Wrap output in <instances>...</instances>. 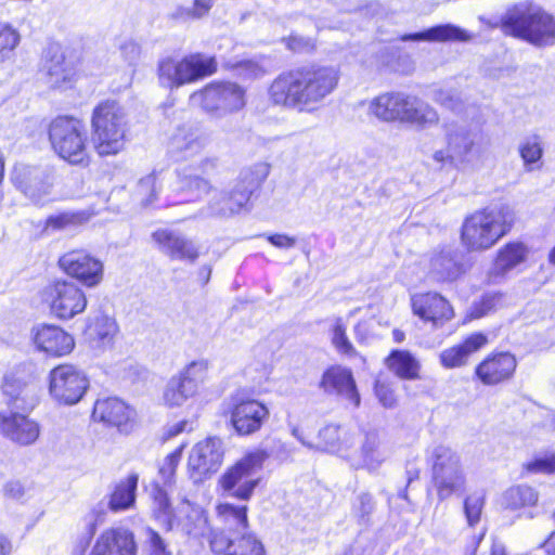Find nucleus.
Segmentation results:
<instances>
[{
    "instance_id": "c03bdc74",
    "label": "nucleus",
    "mask_w": 555,
    "mask_h": 555,
    "mask_svg": "<svg viewBox=\"0 0 555 555\" xmlns=\"http://www.w3.org/2000/svg\"><path fill=\"white\" fill-rule=\"evenodd\" d=\"M485 503L486 494L483 491H474L464 499L463 508L469 526L474 527L480 521Z\"/></svg>"
},
{
    "instance_id": "f704fd0d",
    "label": "nucleus",
    "mask_w": 555,
    "mask_h": 555,
    "mask_svg": "<svg viewBox=\"0 0 555 555\" xmlns=\"http://www.w3.org/2000/svg\"><path fill=\"white\" fill-rule=\"evenodd\" d=\"M539 502V492L530 485H514L503 494V508L518 516L525 514Z\"/></svg>"
},
{
    "instance_id": "cd10ccee",
    "label": "nucleus",
    "mask_w": 555,
    "mask_h": 555,
    "mask_svg": "<svg viewBox=\"0 0 555 555\" xmlns=\"http://www.w3.org/2000/svg\"><path fill=\"white\" fill-rule=\"evenodd\" d=\"M151 237L157 247L171 260L195 262L201 253L192 240L178 235L169 229H157Z\"/></svg>"
},
{
    "instance_id": "a878e982",
    "label": "nucleus",
    "mask_w": 555,
    "mask_h": 555,
    "mask_svg": "<svg viewBox=\"0 0 555 555\" xmlns=\"http://www.w3.org/2000/svg\"><path fill=\"white\" fill-rule=\"evenodd\" d=\"M319 387L326 393L343 396L356 409L361 404V396L349 367L340 364L328 365L321 375Z\"/></svg>"
},
{
    "instance_id": "6e6552de",
    "label": "nucleus",
    "mask_w": 555,
    "mask_h": 555,
    "mask_svg": "<svg viewBox=\"0 0 555 555\" xmlns=\"http://www.w3.org/2000/svg\"><path fill=\"white\" fill-rule=\"evenodd\" d=\"M218 68V60L215 55L191 52L181 57L162 59L157 65V78L163 86L172 90L211 77Z\"/></svg>"
},
{
    "instance_id": "4d7b16f0",
    "label": "nucleus",
    "mask_w": 555,
    "mask_h": 555,
    "mask_svg": "<svg viewBox=\"0 0 555 555\" xmlns=\"http://www.w3.org/2000/svg\"><path fill=\"white\" fill-rule=\"evenodd\" d=\"M374 507L373 499L369 493H362L359 496V513L362 517L369 516Z\"/></svg>"
},
{
    "instance_id": "393cba45",
    "label": "nucleus",
    "mask_w": 555,
    "mask_h": 555,
    "mask_svg": "<svg viewBox=\"0 0 555 555\" xmlns=\"http://www.w3.org/2000/svg\"><path fill=\"white\" fill-rule=\"evenodd\" d=\"M207 540L215 555H267L262 542L254 533L232 539L224 529H210Z\"/></svg>"
},
{
    "instance_id": "052dcab7",
    "label": "nucleus",
    "mask_w": 555,
    "mask_h": 555,
    "mask_svg": "<svg viewBox=\"0 0 555 555\" xmlns=\"http://www.w3.org/2000/svg\"><path fill=\"white\" fill-rule=\"evenodd\" d=\"M553 519L555 520V511L553 512ZM541 547L546 555H555V530L546 537Z\"/></svg>"
},
{
    "instance_id": "4c0bfd02",
    "label": "nucleus",
    "mask_w": 555,
    "mask_h": 555,
    "mask_svg": "<svg viewBox=\"0 0 555 555\" xmlns=\"http://www.w3.org/2000/svg\"><path fill=\"white\" fill-rule=\"evenodd\" d=\"M344 434L339 424H326L309 442V446L325 452H337L341 449Z\"/></svg>"
},
{
    "instance_id": "412c9836",
    "label": "nucleus",
    "mask_w": 555,
    "mask_h": 555,
    "mask_svg": "<svg viewBox=\"0 0 555 555\" xmlns=\"http://www.w3.org/2000/svg\"><path fill=\"white\" fill-rule=\"evenodd\" d=\"M224 451L222 441L217 437H208L198 441L189 454L186 469L194 482H203L210 478L222 465Z\"/></svg>"
},
{
    "instance_id": "6e6d98bb",
    "label": "nucleus",
    "mask_w": 555,
    "mask_h": 555,
    "mask_svg": "<svg viewBox=\"0 0 555 555\" xmlns=\"http://www.w3.org/2000/svg\"><path fill=\"white\" fill-rule=\"evenodd\" d=\"M212 5L214 0H194L191 14L196 18H201L209 13Z\"/></svg>"
},
{
    "instance_id": "2f4dec72",
    "label": "nucleus",
    "mask_w": 555,
    "mask_h": 555,
    "mask_svg": "<svg viewBox=\"0 0 555 555\" xmlns=\"http://www.w3.org/2000/svg\"><path fill=\"white\" fill-rule=\"evenodd\" d=\"M472 39V34L453 24H440L423 31L404 34L400 37L401 41L429 42H467Z\"/></svg>"
},
{
    "instance_id": "338daca9",
    "label": "nucleus",
    "mask_w": 555,
    "mask_h": 555,
    "mask_svg": "<svg viewBox=\"0 0 555 555\" xmlns=\"http://www.w3.org/2000/svg\"><path fill=\"white\" fill-rule=\"evenodd\" d=\"M392 339L397 344H401L405 339V333L400 328L392 330Z\"/></svg>"
},
{
    "instance_id": "de8ad7c7",
    "label": "nucleus",
    "mask_w": 555,
    "mask_h": 555,
    "mask_svg": "<svg viewBox=\"0 0 555 555\" xmlns=\"http://www.w3.org/2000/svg\"><path fill=\"white\" fill-rule=\"evenodd\" d=\"M522 469L529 474H555V453L544 456H535L522 465Z\"/></svg>"
},
{
    "instance_id": "7c9ffc66",
    "label": "nucleus",
    "mask_w": 555,
    "mask_h": 555,
    "mask_svg": "<svg viewBox=\"0 0 555 555\" xmlns=\"http://www.w3.org/2000/svg\"><path fill=\"white\" fill-rule=\"evenodd\" d=\"M383 362L399 379L420 380L423 377L421 361L408 349H391Z\"/></svg>"
},
{
    "instance_id": "f3484780",
    "label": "nucleus",
    "mask_w": 555,
    "mask_h": 555,
    "mask_svg": "<svg viewBox=\"0 0 555 555\" xmlns=\"http://www.w3.org/2000/svg\"><path fill=\"white\" fill-rule=\"evenodd\" d=\"M207 378L208 361H192L168 380L163 393L165 405L169 408L181 405L197 395L199 387Z\"/></svg>"
},
{
    "instance_id": "3c124183",
    "label": "nucleus",
    "mask_w": 555,
    "mask_h": 555,
    "mask_svg": "<svg viewBox=\"0 0 555 555\" xmlns=\"http://www.w3.org/2000/svg\"><path fill=\"white\" fill-rule=\"evenodd\" d=\"M286 49L293 53L313 51L315 43L311 38H305L297 34H291L283 39Z\"/></svg>"
},
{
    "instance_id": "58836bf2",
    "label": "nucleus",
    "mask_w": 555,
    "mask_h": 555,
    "mask_svg": "<svg viewBox=\"0 0 555 555\" xmlns=\"http://www.w3.org/2000/svg\"><path fill=\"white\" fill-rule=\"evenodd\" d=\"M331 343L336 349V351L341 354L349 358H354L359 353L357 349L354 348L353 344L348 337L347 331V322L338 317L334 320L332 326H331Z\"/></svg>"
},
{
    "instance_id": "423d86ee",
    "label": "nucleus",
    "mask_w": 555,
    "mask_h": 555,
    "mask_svg": "<svg viewBox=\"0 0 555 555\" xmlns=\"http://www.w3.org/2000/svg\"><path fill=\"white\" fill-rule=\"evenodd\" d=\"M370 113L386 122H401L425 127L439 120L437 112L428 104L400 91L376 95L369 106Z\"/></svg>"
},
{
    "instance_id": "13d9d810",
    "label": "nucleus",
    "mask_w": 555,
    "mask_h": 555,
    "mask_svg": "<svg viewBox=\"0 0 555 555\" xmlns=\"http://www.w3.org/2000/svg\"><path fill=\"white\" fill-rule=\"evenodd\" d=\"M434 159L436 162L440 163L441 165H446V164L455 165L456 164L453 153L449 152L448 149H447V151L440 150V151L435 152Z\"/></svg>"
},
{
    "instance_id": "4468645a",
    "label": "nucleus",
    "mask_w": 555,
    "mask_h": 555,
    "mask_svg": "<svg viewBox=\"0 0 555 555\" xmlns=\"http://www.w3.org/2000/svg\"><path fill=\"white\" fill-rule=\"evenodd\" d=\"M518 366L516 353L507 349H493L475 364L473 378L487 388L504 386L516 378Z\"/></svg>"
},
{
    "instance_id": "2eb2a0df",
    "label": "nucleus",
    "mask_w": 555,
    "mask_h": 555,
    "mask_svg": "<svg viewBox=\"0 0 555 555\" xmlns=\"http://www.w3.org/2000/svg\"><path fill=\"white\" fill-rule=\"evenodd\" d=\"M42 73L48 87L56 91L75 88L80 78L78 56L60 44H50L44 51Z\"/></svg>"
},
{
    "instance_id": "e433bc0d",
    "label": "nucleus",
    "mask_w": 555,
    "mask_h": 555,
    "mask_svg": "<svg viewBox=\"0 0 555 555\" xmlns=\"http://www.w3.org/2000/svg\"><path fill=\"white\" fill-rule=\"evenodd\" d=\"M152 516L160 522L166 531H171L176 521V512L167 491L159 485H154L151 492Z\"/></svg>"
},
{
    "instance_id": "f8f14e48",
    "label": "nucleus",
    "mask_w": 555,
    "mask_h": 555,
    "mask_svg": "<svg viewBox=\"0 0 555 555\" xmlns=\"http://www.w3.org/2000/svg\"><path fill=\"white\" fill-rule=\"evenodd\" d=\"M431 483L440 501L465 488L466 477L460 455L448 446H437L430 457Z\"/></svg>"
},
{
    "instance_id": "49530a36",
    "label": "nucleus",
    "mask_w": 555,
    "mask_h": 555,
    "mask_svg": "<svg viewBox=\"0 0 555 555\" xmlns=\"http://www.w3.org/2000/svg\"><path fill=\"white\" fill-rule=\"evenodd\" d=\"M186 447L188 442L180 443L164 459V463L158 468V474L165 483L173 482L178 465Z\"/></svg>"
},
{
    "instance_id": "09e8293b",
    "label": "nucleus",
    "mask_w": 555,
    "mask_h": 555,
    "mask_svg": "<svg viewBox=\"0 0 555 555\" xmlns=\"http://www.w3.org/2000/svg\"><path fill=\"white\" fill-rule=\"evenodd\" d=\"M229 68L245 79H256L266 74V69L255 60L236 61Z\"/></svg>"
},
{
    "instance_id": "1a4fd4ad",
    "label": "nucleus",
    "mask_w": 555,
    "mask_h": 555,
    "mask_svg": "<svg viewBox=\"0 0 555 555\" xmlns=\"http://www.w3.org/2000/svg\"><path fill=\"white\" fill-rule=\"evenodd\" d=\"M220 414L238 437L259 433L270 420L268 405L244 390L232 393Z\"/></svg>"
},
{
    "instance_id": "603ef678",
    "label": "nucleus",
    "mask_w": 555,
    "mask_h": 555,
    "mask_svg": "<svg viewBox=\"0 0 555 555\" xmlns=\"http://www.w3.org/2000/svg\"><path fill=\"white\" fill-rule=\"evenodd\" d=\"M145 532L147 535L150 555H172L167 543L156 530L146 528Z\"/></svg>"
},
{
    "instance_id": "7ed1b4c3",
    "label": "nucleus",
    "mask_w": 555,
    "mask_h": 555,
    "mask_svg": "<svg viewBox=\"0 0 555 555\" xmlns=\"http://www.w3.org/2000/svg\"><path fill=\"white\" fill-rule=\"evenodd\" d=\"M0 389L9 409V412L0 411V436L18 447L35 444L41 435L40 423L30 416L37 397L15 373L4 376Z\"/></svg>"
},
{
    "instance_id": "864d4df0",
    "label": "nucleus",
    "mask_w": 555,
    "mask_h": 555,
    "mask_svg": "<svg viewBox=\"0 0 555 555\" xmlns=\"http://www.w3.org/2000/svg\"><path fill=\"white\" fill-rule=\"evenodd\" d=\"M140 189L143 191V192H147V191H151V195L149 196L147 198V202H152L154 199L157 198V194L158 192L160 191V185L157 181V177L155 175H150L143 179H141L140 181Z\"/></svg>"
},
{
    "instance_id": "0e129e2a",
    "label": "nucleus",
    "mask_w": 555,
    "mask_h": 555,
    "mask_svg": "<svg viewBox=\"0 0 555 555\" xmlns=\"http://www.w3.org/2000/svg\"><path fill=\"white\" fill-rule=\"evenodd\" d=\"M490 555H508L504 545L493 542L490 548Z\"/></svg>"
},
{
    "instance_id": "ea45409f",
    "label": "nucleus",
    "mask_w": 555,
    "mask_h": 555,
    "mask_svg": "<svg viewBox=\"0 0 555 555\" xmlns=\"http://www.w3.org/2000/svg\"><path fill=\"white\" fill-rule=\"evenodd\" d=\"M216 514L223 525L233 520L241 530L249 528L247 505H234L232 503H219L216 506Z\"/></svg>"
},
{
    "instance_id": "c9c22d12",
    "label": "nucleus",
    "mask_w": 555,
    "mask_h": 555,
    "mask_svg": "<svg viewBox=\"0 0 555 555\" xmlns=\"http://www.w3.org/2000/svg\"><path fill=\"white\" fill-rule=\"evenodd\" d=\"M92 212L89 210H64L48 216L42 224L44 233H55L67 230H76L87 224Z\"/></svg>"
},
{
    "instance_id": "4be33fe9",
    "label": "nucleus",
    "mask_w": 555,
    "mask_h": 555,
    "mask_svg": "<svg viewBox=\"0 0 555 555\" xmlns=\"http://www.w3.org/2000/svg\"><path fill=\"white\" fill-rule=\"evenodd\" d=\"M269 167L257 164L243 170L236 179L235 185L228 192L224 202L233 212H238L251 204L267 180Z\"/></svg>"
},
{
    "instance_id": "8fccbe9b",
    "label": "nucleus",
    "mask_w": 555,
    "mask_h": 555,
    "mask_svg": "<svg viewBox=\"0 0 555 555\" xmlns=\"http://www.w3.org/2000/svg\"><path fill=\"white\" fill-rule=\"evenodd\" d=\"M519 153L524 163L530 165L541 159L543 151L537 139H528L520 145Z\"/></svg>"
},
{
    "instance_id": "473e14b6",
    "label": "nucleus",
    "mask_w": 555,
    "mask_h": 555,
    "mask_svg": "<svg viewBox=\"0 0 555 555\" xmlns=\"http://www.w3.org/2000/svg\"><path fill=\"white\" fill-rule=\"evenodd\" d=\"M447 147L452 152L456 164H468L473 159L482 158L483 149L478 144L470 131L455 130L447 134Z\"/></svg>"
},
{
    "instance_id": "0eeeda50",
    "label": "nucleus",
    "mask_w": 555,
    "mask_h": 555,
    "mask_svg": "<svg viewBox=\"0 0 555 555\" xmlns=\"http://www.w3.org/2000/svg\"><path fill=\"white\" fill-rule=\"evenodd\" d=\"M270 459L266 449L247 451L241 459L228 466L218 479V489L237 501H249L262 482L259 475Z\"/></svg>"
},
{
    "instance_id": "39448f33",
    "label": "nucleus",
    "mask_w": 555,
    "mask_h": 555,
    "mask_svg": "<svg viewBox=\"0 0 555 555\" xmlns=\"http://www.w3.org/2000/svg\"><path fill=\"white\" fill-rule=\"evenodd\" d=\"M515 223V211L508 206L479 208L464 217L460 243L470 254L488 251L512 232Z\"/></svg>"
},
{
    "instance_id": "6ab92c4d",
    "label": "nucleus",
    "mask_w": 555,
    "mask_h": 555,
    "mask_svg": "<svg viewBox=\"0 0 555 555\" xmlns=\"http://www.w3.org/2000/svg\"><path fill=\"white\" fill-rule=\"evenodd\" d=\"M89 387V380L78 366L60 363L49 373V391L62 404H75L81 400Z\"/></svg>"
},
{
    "instance_id": "f03ea898",
    "label": "nucleus",
    "mask_w": 555,
    "mask_h": 555,
    "mask_svg": "<svg viewBox=\"0 0 555 555\" xmlns=\"http://www.w3.org/2000/svg\"><path fill=\"white\" fill-rule=\"evenodd\" d=\"M339 78V70L331 65L307 63L291 67L269 83L268 100L273 106L312 113L337 89Z\"/></svg>"
},
{
    "instance_id": "e2e57ef3",
    "label": "nucleus",
    "mask_w": 555,
    "mask_h": 555,
    "mask_svg": "<svg viewBox=\"0 0 555 555\" xmlns=\"http://www.w3.org/2000/svg\"><path fill=\"white\" fill-rule=\"evenodd\" d=\"M4 491L8 495L15 496L23 494V487L17 482H8L4 487Z\"/></svg>"
},
{
    "instance_id": "20e7f679",
    "label": "nucleus",
    "mask_w": 555,
    "mask_h": 555,
    "mask_svg": "<svg viewBox=\"0 0 555 555\" xmlns=\"http://www.w3.org/2000/svg\"><path fill=\"white\" fill-rule=\"evenodd\" d=\"M494 27L505 37L527 42L533 47L555 46V14L533 1L508 5Z\"/></svg>"
},
{
    "instance_id": "dca6fc26",
    "label": "nucleus",
    "mask_w": 555,
    "mask_h": 555,
    "mask_svg": "<svg viewBox=\"0 0 555 555\" xmlns=\"http://www.w3.org/2000/svg\"><path fill=\"white\" fill-rule=\"evenodd\" d=\"M410 307L414 317L431 330H441L456 317L451 300L438 291H424L410 298Z\"/></svg>"
},
{
    "instance_id": "bf43d9fd",
    "label": "nucleus",
    "mask_w": 555,
    "mask_h": 555,
    "mask_svg": "<svg viewBox=\"0 0 555 555\" xmlns=\"http://www.w3.org/2000/svg\"><path fill=\"white\" fill-rule=\"evenodd\" d=\"M188 421L182 420L173 425L169 426L165 431V439L173 438L185 430Z\"/></svg>"
},
{
    "instance_id": "c756f323",
    "label": "nucleus",
    "mask_w": 555,
    "mask_h": 555,
    "mask_svg": "<svg viewBox=\"0 0 555 555\" xmlns=\"http://www.w3.org/2000/svg\"><path fill=\"white\" fill-rule=\"evenodd\" d=\"M220 175L221 167L219 159L216 157H206L198 164L193 172L181 177V190L197 194H208L215 189V181Z\"/></svg>"
},
{
    "instance_id": "c85d7f7f",
    "label": "nucleus",
    "mask_w": 555,
    "mask_h": 555,
    "mask_svg": "<svg viewBox=\"0 0 555 555\" xmlns=\"http://www.w3.org/2000/svg\"><path fill=\"white\" fill-rule=\"evenodd\" d=\"M530 256V247L520 240H511L498 248L489 271L490 278H505L511 271L525 264Z\"/></svg>"
},
{
    "instance_id": "680f3d73",
    "label": "nucleus",
    "mask_w": 555,
    "mask_h": 555,
    "mask_svg": "<svg viewBox=\"0 0 555 555\" xmlns=\"http://www.w3.org/2000/svg\"><path fill=\"white\" fill-rule=\"evenodd\" d=\"M106 322L103 319H95L93 321H90L87 325V330L90 332V334L98 339H103L106 336V333H101L96 328L100 323Z\"/></svg>"
},
{
    "instance_id": "9d476101",
    "label": "nucleus",
    "mask_w": 555,
    "mask_h": 555,
    "mask_svg": "<svg viewBox=\"0 0 555 555\" xmlns=\"http://www.w3.org/2000/svg\"><path fill=\"white\" fill-rule=\"evenodd\" d=\"M95 530V522L88 526V537L76 542L72 555H138L139 546L131 529L120 526L107 527L91 544Z\"/></svg>"
},
{
    "instance_id": "774afa93",
    "label": "nucleus",
    "mask_w": 555,
    "mask_h": 555,
    "mask_svg": "<svg viewBox=\"0 0 555 555\" xmlns=\"http://www.w3.org/2000/svg\"><path fill=\"white\" fill-rule=\"evenodd\" d=\"M481 539H482V534L473 538L468 555H476V552H477V548L479 546Z\"/></svg>"
},
{
    "instance_id": "72a5a7b5",
    "label": "nucleus",
    "mask_w": 555,
    "mask_h": 555,
    "mask_svg": "<svg viewBox=\"0 0 555 555\" xmlns=\"http://www.w3.org/2000/svg\"><path fill=\"white\" fill-rule=\"evenodd\" d=\"M138 482V474L130 473L113 486L107 500V507L112 513L125 512L134 507Z\"/></svg>"
},
{
    "instance_id": "a19ab883",
    "label": "nucleus",
    "mask_w": 555,
    "mask_h": 555,
    "mask_svg": "<svg viewBox=\"0 0 555 555\" xmlns=\"http://www.w3.org/2000/svg\"><path fill=\"white\" fill-rule=\"evenodd\" d=\"M379 439L376 435L367 433L360 448L362 466L367 470H375L385 461L379 451Z\"/></svg>"
},
{
    "instance_id": "69168bd1",
    "label": "nucleus",
    "mask_w": 555,
    "mask_h": 555,
    "mask_svg": "<svg viewBox=\"0 0 555 555\" xmlns=\"http://www.w3.org/2000/svg\"><path fill=\"white\" fill-rule=\"evenodd\" d=\"M195 514H196V518L198 520H201L204 524V526H208V524H209V516H208V513L205 509H203V508L196 509Z\"/></svg>"
},
{
    "instance_id": "bb28decb",
    "label": "nucleus",
    "mask_w": 555,
    "mask_h": 555,
    "mask_svg": "<svg viewBox=\"0 0 555 555\" xmlns=\"http://www.w3.org/2000/svg\"><path fill=\"white\" fill-rule=\"evenodd\" d=\"M489 343L487 333L481 331L472 332L459 343L443 349L439 353V362L447 370L466 366L470 358L486 348Z\"/></svg>"
},
{
    "instance_id": "b1692460",
    "label": "nucleus",
    "mask_w": 555,
    "mask_h": 555,
    "mask_svg": "<svg viewBox=\"0 0 555 555\" xmlns=\"http://www.w3.org/2000/svg\"><path fill=\"white\" fill-rule=\"evenodd\" d=\"M135 416L134 409L116 397L96 400L92 410L94 421L115 428L118 433L125 435L130 434L134 429L137 424Z\"/></svg>"
},
{
    "instance_id": "5701e85b",
    "label": "nucleus",
    "mask_w": 555,
    "mask_h": 555,
    "mask_svg": "<svg viewBox=\"0 0 555 555\" xmlns=\"http://www.w3.org/2000/svg\"><path fill=\"white\" fill-rule=\"evenodd\" d=\"M31 340L35 349L49 358L67 357L76 347L74 336L53 323H41L34 327Z\"/></svg>"
},
{
    "instance_id": "ddd939ff",
    "label": "nucleus",
    "mask_w": 555,
    "mask_h": 555,
    "mask_svg": "<svg viewBox=\"0 0 555 555\" xmlns=\"http://www.w3.org/2000/svg\"><path fill=\"white\" fill-rule=\"evenodd\" d=\"M209 114H234L247 104L246 89L235 81L212 80L193 93Z\"/></svg>"
},
{
    "instance_id": "9b49d317",
    "label": "nucleus",
    "mask_w": 555,
    "mask_h": 555,
    "mask_svg": "<svg viewBox=\"0 0 555 555\" xmlns=\"http://www.w3.org/2000/svg\"><path fill=\"white\" fill-rule=\"evenodd\" d=\"M41 302L59 321H69L85 312L88 298L85 291L74 281L54 279L40 292Z\"/></svg>"
},
{
    "instance_id": "79ce46f5",
    "label": "nucleus",
    "mask_w": 555,
    "mask_h": 555,
    "mask_svg": "<svg viewBox=\"0 0 555 555\" xmlns=\"http://www.w3.org/2000/svg\"><path fill=\"white\" fill-rule=\"evenodd\" d=\"M21 43V34L11 23L0 21V62L11 57Z\"/></svg>"
},
{
    "instance_id": "f257e3e1",
    "label": "nucleus",
    "mask_w": 555,
    "mask_h": 555,
    "mask_svg": "<svg viewBox=\"0 0 555 555\" xmlns=\"http://www.w3.org/2000/svg\"><path fill=\"white\" fill-rule=\"evenodd\" d=\"M91 138L82 118L73 114H59L50 118L44 133L51 152L64 164L89 169L94 153L100 157L116 156L125 150L127 115L115 99L95 104L90 115Z\"/></svg>"
},
{
    "instance_id": "37998d69",
    "label": "nucleus",
    "mask_w": 555,
    "mask_h": 555,
    "mask_svg": "<svg viewBox=\"0 0 555 555\" xmlns=\"http://www.w3.org/2000/svg\"><path fill=\"white\" fill-rule=\"evenodd\" d=\"M373 391L378 402L386 409L395 408L398 403L395 382L387 377L378 375L373 384Z\"/></svg>"
},
{
    "instance_id": "aec40b11",
    "label": "nucleus",
    "mask_w": 555,
    "mask_h": 555,
    "mask_svg": "<svg viewBox=\"0 0 555 555\" xmlns=\"http://www.w3.org/2000/svg\"><path fill=\"white\" fill-rule=\"evenodd\" d=\"M472 266L459 250L444 246L429 256L427 276L438 285H451L463 280Z\"/></svg>"
},
{
    "instance_id": "5fc2aeb1",
    "label": "nucleus",
    "mask_w": 555,
    "mask_h": 555,
    "mask_svg": "<svg viewBox=\"0 0 555 555\" xmlns=\"http://www.w3.org/2000/svg\"><path fill=\"white\" fill-rule=\"evenodd\" d=\"M267 241L278 248L288 249L295 246L296 238L282 233H274L267 236Z\"/></svg>"
},
{
    "instance_id": "a18cd8bd",
    "label": "nucleus",
    "mask_w": 555,
    "mask_h": 555,
    "mask_svg": "<svg viewBox=\"0 0 555 555\" xmlns=\"http://www.w3.org/2000/svg\"><path fill=\"white\" fill-rule=\"evenodd\" d=\"M503 298V293L493 292L483 294L470 308L469 315L480 319L496 310Z\"/></svg>"
},
{
    "instance_id": "a211bd4d",
    "label": "nucleus",
    "mask_w": 555,
    "mask_h": 555,
    "mask_svg": "<svg viewBox=\"0 0 555 555\" xmlns=\"http://www.w3.org/2000/svg\"><path fill=\"white\" fill-rule=\"evenodd\" d=\"M61 271L87 288L100 285L104 279V263L83 248L64 253L57 260Z\"/></svg>"
}]
</instances>
